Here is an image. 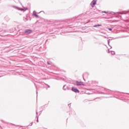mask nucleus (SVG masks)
<instances>
[{
  "instance_id": "obj_21",
  "label": "nucleus",
  "mask_w": 129,
  "mask_h": 129,
  "mask_svg": "<svg viewBox=\"0 0 129 129\" xmlns=\"http://www.w3.org/2000/svg\"><path fill=\"white\" fill-rule=\"evenodd\" d=\"M37 122H39V116L37 117V120H36Z\"/></svg>"
},
{
  "instance_id": "obj_34",
  "label": "nucleus",
  "mask_w": 129,
  "mask_h": 129,
  "mask_svg": "<svg viewBox=\"0 0 129 129\" xmlns=\"http://www.w3.org/2000/svg\"><path fill=\"white\" fill-rule=\"evenodd\" d=\"M41 87H43V88H45V87H44V86H41Z\"/></svg>"
},
{
  "instance_id": "obj_38",
  "label": "nucleus",
  "mask_w": 129,
  "mask_h": 129,
  "mask_svg": "<svg viewBox=\"0 0 129 129\" xmlns=\"http://www.w3.org/2000/svg\"><path fill=\"white\" fill-rule=\"evenodd\" d=\"M46 89H48V88H46Z\"/></svg>"
},
{
  "instance_id": "obj_9",
  "label": "nucleus",
  "mask_w": 129,
  "mask_h": 129,
  "mask_svg": "<svg viewBox=\"0 0 129 129\" xmlns=\"http://www.w3.org/2000/svg\"><path fill=\"white\" fill-rule=\"evenodd\" d=\"M74 28H75V26H73V25H68L67 26V29L69 30H74Z\"/></svg>"
},
{
  "instance_id": "obj_22",
  "label": "nucleus",
  "mask_w": 129,
  "mask_h": 129,
  "mask_svg": "<svg viewBox=\"0 0 129 129\" xmlns=\"http://www.w3.org/2000/svg\"><path fill=\"white\" fill-rule=\"evenodd\" d=\"M47 65H51V63L49 61H47Z\"/></svg>"
},
{
  "instance_id": "obj_18",
  "label": "nucleus",
  "mask_w": 129,
  "mask_h": 129,
  "mask_svg": "<svg viewBox=\"0 0 129 129\" xmlns=\"http://www.w3.org/2000/svg\"><path fill=\"white\" fill-rule=\"evenodd\" d=\"M86 75H87V74H84V75H83V78L85 81V78H84V77L86 76Z\"/></svg>"
},
{
  "instance_id": "obj_28",
  "label": "nucleus",
  "mask_w": 129,
  "mask_h": 129,
  "mask_svg": "<svg viewBox=\"0 0 129 129\" xmlns=\"http://www.w3.org/2000/svg\"><path fill=\"white\" fill-rule=\"evenodd\" d=\"M47 87V88H50V86H49L48 85H46Z\"/></svg>"
},
{
  "instance_id": "obj_3",
  "label": "nucleus",
  "mask_w": 129,
  "mask_h": 129,
  "mask_svg": "<svg viewBox=\"0 0 129 129\" xmlns=\"http://www.w3.org/2000/svg\"><path fill=\"white\" fill-rule=\"evenodd\" d=\"M105 91H106V93L104 92H99V94H104L106 95H107V94H110V93L109 92V90L106 89H104Z\"/></svg>"
},
{
  "instance_id": "obj_25",
  "label": "nucleus",
  "mask_w": 129,
  "mask_h": 129,
  "mask_svg": "<svg viewBox=\"0 0 129 129\" xmlns=\"http://www.w3.org/2000/svg\"><path fill=\"white\" fill-rule=\"evenodd\" d=\"M44 109H42L41 111H40V113L39 114V115H41V114L42 113V112L43 111Z\"/></svg>"
},
{
  "instance_id": "obj_7",
  "label": "nucleus",
  "mask_w": 129,
  "mask_h": 129,
  "mask_svg": "<svg viewBox=\"0 0 129 129\" xmlns=\"http://www.w3.org/2000/svg\"><path fill=\"white\" fill-rule=\"evenodd\" d=\"M96 0H93L92 2L91 3V6L92 8H94L95 5H96Z\"/></svg>"
},
{
  "instance_id": "obj_32",
  "label": "nucleus",
  "mask_w": 129,
  "mask_h": 129,
  "mask_svg": "<svg viewBox=\"0 0 129 129\" xmlns=\"http://www.w3.org/2000/svg\"><path fill=\"white\" fill-rule=\"evenodd\" d=\"M43 83H44V82H41V85H43Z\"/></svg>"
},
{
  "instance_id": "obj_15",
  "label": "nucleus",
  "mask_w": 129,
  "mask_h": 129,
  "mask_svg": "<svg viewBox=\"0 0 129 129\" xmlns=\"http://www.w3.org/2000/svg\"><path fill=\"white\" fill-rule=\"evenodd\" d=\"M67 88H68V87L66 85H64L63 86L62 89L63 90H67Z\"/></svg>"
},
{
  "instance_id": "obj_1",
  "label": "nucleus",
  "mask_w": 129,
  "mask_h": 129,
  "mask_svg": "<svg viewBox=\"0 0 129 129\" xmlns=\"http://www.w3.org/2000/svg\"><path fill=\"white\" fill-rule=\"evenodd\" d=\"M129 13V10L128 11H123L121 12H119L117 13L114 12H110L109 14H111V15H116L118 14V15H126V14H128Z\"/></svg>"
},
{
  "instance_id": "obj_10",
  "label": "nucleus",
  "mask_w": 129,
  "mask_h": 129,
  "mask_svg": "<svg viewBox=\"0 0 129 129\" xmlns=\"http://www.w3.org/2000/svg\"><path fill=\"white\" fill-rule=\"evenodd\" d=\"M32 15L34 17H35V18H39V15H37V12L35 11L33 12Z\"/></svg>"
},
{
  "instance_id": "obj_17",
  "label": "nucleus",
  "mask_w": 129,
  "mask_h": 129,
  "mask_svg": "<svg viewBox=\"0 0 129 129\" xmlns=\"http://www.w3.org/2000/svg\"><path fill=\"white\" fill-rule=\"evenodd\" d=\"M111 55H115V52L114 51H111Z\"/></svg>"
},
{
  "instance_id": "obj_29",
  "label": "nucleus",
  "mask_w": 129,
  "mask_h": 129,
  "mask_svg": "<svg viewBox=\"0 0 129 129\" xmlns=\"http://www.w3.org/2000/svg\"><path fill=\"white\" fill-rule=\"evenodd\" d=\"M108 53H110V51L109 50V49H108Z\"/></svg>"
},
{
  "instance_id": "obj_23",
  "label": "nucleus",
  "mask_w": 129,
  "mask_h": 129,
  "mask_svg": "<svg viewBox=\"0 0 129 129\" xmlns=\"http://www.w3.org/2000/svg\"><path fill=\"white\" fill-rule=\"evenodd\" d=\"M68 106L70 107H70H71V103H70V104H68Z\"/></svg>"
},
{
  "instance_id": "obj_19",
  "label": "nucleus",
  "mask_w": 129,
  "mask_h": 129,
  "mask_svg": "<svg viewBox=\"0 0 129 129\" xmlns=\"http://www.w3.org/2000/svg\"><path fill=\"white\" fill-rule=\"evenodd\" d=\"M102 13H104V14H108L109 12L108 11H102Z\"/></svg>"
},
{
  "instance_id": "obj_37",
  "label": "nucleus",
  "mask_w": 129,
  "mask_h": 129,
  "mask_svg": "<svg viewBox=\"0 0 129 129\" xmlns=\"http://www.w3.org/2000/svg\"><path fill=\"white\" fill-rule=\"evenodd\" d=\"M21 127H23V126H21Z\"/></svg>"
},
{
  "instance_id": "obj_2",
  "label": "nucleus",
  "mask_w": 129,
  "mask_h": 129,
  "mask_svg": "<svg viewBox=\"0 0 129 129\" xmlns=\"http://www.w3.org/2000/svg\"><path fill=\"white\" fill-rule=\"evenodd\" d=\"M12 7L16 10H18V11H21L22 12H26V11L28 10V8H20L19 7L15 6H12Z\"/></svg>"
},
{
  "instance_id": "obj_26",
  "label": "nucleus",
  "mask_w": 129,
  "mask_h": 129,
  "mask_svg": "<svg viewBox=\"0 0 129 129\" xmlns=\"http://www.w3.org/2000/svg\"><path fill=\"white\" fill-rule=\"evenodd\" d=\"M30 126H32V125H33V122L30 123Z\"/></svg>"
},
{
  "instance_id": "obj_12",
  "label": "nucleus",
  "mask_w": 129,
  "mask_h": 129,
  "mask_svg": "<svg viewBox=\"0 0 129 129\" xmlns=\"http://www.w3.org/2000/svg\"><path fill=\"white\" fill-rule=\"evenodd\" d=\"M75 115L76 114V113H75V111L74 110H72L71 112H70V115Z\"/></svg>"
},
{
  "instance_id": "obj_6",
  "label": "nucleus",
  "mask_w": 129,
  "mask_h": 129,
  "mask_svg": "<svg viewBox=\"0 0 129 129\" xmlns=\"http://www.w3.org/2000/svg\"><path fill=\"white\" fill-rule=\"evenodd\" d=\"M32 33V30L31 29H26L24 31V34H26V35H29V34H31Z\"/></svg>"
},
{
  "instance_id": "obj_39",
  "label": "nucleus",
  "mask_w": 129,
  "mask_h": 129,
  "mask_svg": "<svg viewBox=\"0 0 129 129\" xmlns=\"http://www.w3.org/2000/svg\"><path fill=\"white\" fill-rule=\"evenodd\" d=\"M0 77H2V76H0Z\"/></svg>"
},
{
  "instance_id": "obj_31",
  "label": "nucleus",
  "mask_w": 129,
  "mask_h": 129,
  "mask_svg": "<svg viewBox=\"0 0 129 129\" xmlns=\"http://www.w3.org/2000/svg\"><path fill=\"white\" fill-rule=\"evenodd\" d=\"M36 115H38V111L36 110Z\"/></svg>"
},
{
  "instance_id": "obj_5",
  "label": "nucleus",
  "mask_w": 129,
  "mask_h": 129,
  "mask_svg": "<svg viewBox=\"0 0 129 129\" xmlns=\"http://www.w3.org/2000/svg\"><path fill=\"white\" fill-rule=\"evenodd\" d=\"M72 90L73 92H75L76 93H79L80 92L79 90H78L76 87H73L72 88Z\"/></svg>"
},
{
  "instance_id": "obj_36",
  "label": "nucleus",
  "mask_w": 129,
  "mask_h": 129,
  "mask_svg": "<svg viewBox=\"0 0 129 129\" xmlns=\"http://www.w3.org/2000/svg\"><path fill=\"white\" fill-rule=\"evenodd\" d=\"M42 12H43L44 13V11H41L40 13H42Z\"/></svg>"
},
{
  "instance_id": "obj_4",
  "label": "nucleus",
  "mask_w": 129,
  "mask_h": 129,
  "mask_svg": "<svg viewBox=\"0 0 129 129\" xmlns=\"http://www.w3.org/2000/svg\"><path fill=\"white\" fill-rule=\"evenodd\" d=\"M76 84L77 86H80L81 85H82L83 86H85V85L83 84V82H79L78 81H76Z\"/></svg>"
},
{
  "instance_id": "obj_35",
  "label": "nucleus",
  "mask_w": 129,
  "mask_h": 129,
  "mask_svg": "<svg viewBox=\"0 0 129 129\" xmlns=\"http://www.w3.org/2000/svg\"><path fill=\"white\" fill-rule=\"evenodd\" d=\"M43 128H44V129H48V128H45V127H43Z\"/></svg>"
},
{
  "instance_id": "obj_24",
  "label": "nucleus",
  "mask_w": 129,
  "mask_h": 129,
  "mask_svg": "<svg viewBox=\"0 0 129 129\" xmlns=\"http://www.w3.org/2000/svg\"><path fill=\"white\" fill-rule=\"evenodd\" d=\"M44 106H43L40 107V110H41V109H43V107H44Z\"/></svg>"
},
{
  "instance_id": "obj_27",
  "label": "nucleus",
  "mask_w": 129,
  "mask_h": 129,
  "mask_svg": "<svg viewBox=\"0 0 129 129\" xmlns=\"http://www.w3.org/2000/svg\"><path fill=\"white\" fill-rule=\"evenodd\" d=\"M109 31H112V28H109Z\"/></svg>"
},
{
  "instance_id": "obj_11",
  "label": "nucleus",
  "mask_w": 129,
  "mask_h": 129,
  "mask_svg": "<svg viewBox=\"0 0 129 129\" xmlns=\"http://www.w3.org/2000/svg\"><path fill=\"white\" fill-rule=\"evenodd\" d=\"M98 84V82H96L95 81H92V86H95V85Z\"/></svg>"
},
{
  "instance_id": "obj_8",
  "label": "nucleus",
  "mask_w": 129,
  "mask_h": 129,
  "mask_svg": "<svg viewBox=\"0 0 129 129\" xmlns=\"http://www.w3.org/2000/svg\"><path fill=\"white\" fill-rule=\"evenodd\" d=\"M79 20H81V16L80 15L72 19L73 21H75V22H77V21H79Z\"/></svg>"
},
{
  "instance_id": "obj_30",
  "label": "nucleus",
  "mask_w": 129,
  "mask_h": 129,
  "mask_svg": "<svg viewBox=\"0 0 129 129\" xmlns=\"http://www.w3.org/2000/svg\"><path fill=\"white\" fill-rule=\"evenodd\" d=\"M95 99H99V98H97L94 99V100H95Z\"/></svg>"
},
{
  "instance_id": "obj_20",
  "label": "nucleus",
  "mask_w": 129,
  "mask_h": 129,
  "mask_svg": "<svg viewBox=\"0 0 129 129\" xmlns=\"http://www.w3.org/2000/svg\"><path fill=\"white\" fill-rule=\"evenodd\" d=\"M28 17H26V18H25V20H24V21L26 22V21H28Z\"/></svg>"
},
{
  "instance_id": "obj_13",
  "label": "nucleus",
  "mask_w": 129,
  "mask_h": 129,
  "mask_svg": "<svg viewBox=\"0 0 129 129\" xmlns=\"http://www.w3.org/2000/svg\"><path fill=\"white\" fill-rule=\"evenodd\" d=\"M110 41V39H107V43H108V46H109V47H110V49H112V47H111V46H110V45H109V43H110V41Z\"/></svg>"
},
{
  "instance_id": "obj_14",
  "label": "nucleus",
  "mask_w": 129,
  "mask_h": 129,
  "mask_svg": "<svg viewBox=\"0 0 129 129\" xmlns=\"http://www.w3.org/2000/svg\"><path fill=\"white\" fill-rule=\"evenodd\" d=\"M101 24H96L93 27L94 28H97V27H101Z\"/></svg>"
},
{
  "instance_id": "obj_33",
  "label": "nucleus",
  "mask_w": 129,
  "mask_h": 129,
  "mask_svg": "<svg viewBox=\"0 0 129 129\" xmlns=\"http://www.w3.org/2000/svg\"><path fill=\"white\" fill-rule=\"evenodd\" d=\"M48 42V39L46 40L45 43H47Z\"/></svg>"
},
{
  "instance_id": "obj_16",
  "label": "nucleus",
  "mask_w": 129,
  "mask_h": 129,
  "mask_svg": "<svg viewBox=\"0 0 129 129\" xmlns=\"http://www.w3.org/2000/svg\"><path fill=\"white\" fill-rule=\"evenodd\" d=\"M34 85H35V88L36 89L37 97H38V88H37V86L36 85V84H34Z\"/></svg>"
}]
</instances>
